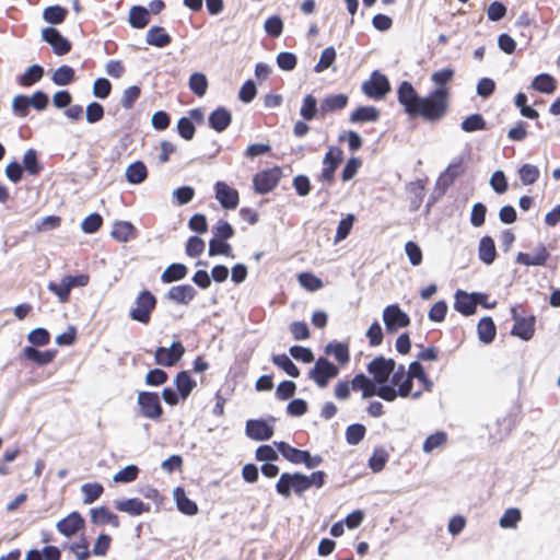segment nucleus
I'll list each match as a JSON object with an SVG mask.
<instances>
[{"label":"nucleus","mask_w":560,"mask_h":560,"mask_svg":"<svg viewBox=\"0 0 560 560\" xmlns=\"http://www.w3.org/2000/svg\"><path fill=\"white\" fill-rule=\"evenodd\" d=\"M362 91L370 98L382 100L390 91V84L386 75L375 70L370 80L362 84Z\"/></svg>","instance_id":"obj_9"},{"label":"nucleus","mask_w":560,"mask_h":560,"mask_svg":"<svg viewBox=\"0 0 560 560\" xmlns=\"http://www.w3.org/2000/svg\"><path fill=\"white\" fill-rule=\"evenodd\" d=\"M377 384L374 382V380L369 378L363 373L354 375V377L351 381V388L353 390H361L363 399H368L374 396V390Z\"/></svg>","instance_id":"obj_31"},{"label":"nucleus","mask_w":560,"mask_h":560,"mask_svg":"<svg viewBox=\"0 0 560 560\" xmlns=\"http://www.w3.org/2000/svg\"><path fill=\"white\" fill-rule=\"evenodd\" d=\"M271 361L275 365L283 370L289 376L294 378L300 376V369L285 353L273 354Z\"/></svg>","instance_id":"obj_40"},{"label":"nucleus","mask_w":560,"mask_h":560,"mask_svg":"<svg viewBox=\"0 0 560 560\" xmlns=\"http://www.w3.org/2000/svg\"><path fill=\"white\" fill-rule=\"evenodd\" d=\"M462 130L465 132H475L485 130L487 128V124L481 114H471L467 116L460 124Z\"/></svg>","instance_id":"obj_45"},{"label":"nucleus","mask_w":560,"mask_h":560,"mask_svg":"<svg viewBox=\"0 0 560 560\" xmlns=\"http://www.w3.org/2000/svg\"><path fill=\"white\" fill-rule=\"evenodd\" d=\"M336 49L332 46L325 48L322 51L318 62L314 67V71L320 73L332 66L336 60Z\"/></svg>","instance_id":"obj_52"},{"label":"nucleus","mask_w":560,"mask_h":560,"mask_svg":"<svg viewBox=\"0 0 560 560\" xmlns=\"http://www.w3.org/2000/svg\"><path fill=\"white\" fill-rule=\"evenodd\" d=\"M366 428L361 423H353L346 429V441L349 445H358L365 436Z\"/></svg>","instance_id":"obj_50"},{"label":"nucleus","mask_w":560,"mask_h":560,"mask_svg":"<svg viewBox=\"0 0 560 560\" xmlns=\"http://www.w3.org/2000/svg\"><path fill=\"white\" fill-rule=\"evenodd\" d=\"M208 80L201 72H195L189 78V89L197 95L203 96L207 92Z\"/></svg>","instance_id":"obj_54"},{"label":"nucleus","mask_w":560,"mask_h":560,"mask_svg":"<svg viewBox=\"0 0 560 560\" xmlns=\"http://www.w3.org/2000/svg\"><path fill=\"white\" fill-rule=\"evenodd\" d=\"M137 230L129 221H117L112 230V237L120 243H127L136 237Z\"/></svg>","instance_id":"obj_29"},{"label":"nucleus","mask_w":560,"mask_h":560,"mask_svg":"<svg viewBox=\"0 0 560 560\" xmlns=\"http://www.w3.org/2000/svg\"><path fill=\"white\" fill-rule=\"evenodd\" d=\"M141 95V89L138 85H131L124 90L120 104L125 109L133 108L137 100Z\"/></svg>","instance_id":"obj_56"},{"label":"nucleus","mask_w":560,"mask_h":560,"mask_svg":"<svg viewBox=\"0 0 560 560\" xmlns=\"http://www.w3.org/2000/svg\"><path fill=\"white\" fill-rule=\"evenodd\" d=\"M44 75V68L39 65H33L19 78L22 86H31L38 82Z\"/></svg>","instance_id":"obj_44"},{"label":"nucleus","mask_w":560,"mask_h":560,"mask_svg":"<svg viewBox=\"0 0 560 560\" xmlns=\"http://www.w3.org/2000/svg\"><path fill=\"white\" fill-rule=\"evenodd\" d=\"M150 22V11L142 5H133L129 12V24L131 27L141 30Z\"/></svg>","instance_id":"obj_36"},{"label":"nucleus","mask_w":560,"mask_h":560,"mask_svg":"<svg viewBox=\"0 0 560 560\" xmlns=\"http://www.w3.org/2000/svg\"><path fill=\"white\" fill-rule=\"evenodd\" d=\"M22 354L26 360L36 363L38 366H44L54 361L57 350L49 349L40 351L36 347L27 346L23 349Z\"/></svg>","instance_id":"obj_21"},{"label":"nucleus","mask_w":560,"mask_h":560,"mask_svg":"<svg viewBox=\"0 0 560 560\" xmlns=\"http://www.w3.org/2000/svg\"><path fill=\"white\" fill-rule=\"evenodd\" d=\"M324 352L326 355H332L341 366L350 361L349 346L346 342L332 340L325 346Z\"/></svg>","instance_id":"obj_24"},{"label":"nucleus","mask_w":560,"mask_h":560,"mask_svg":"<svg viewBox=\"0 0 560 560\" xmlns=\"http://www.w3.org/2000/svg\"><path fill=\"white\" fill-rule=\"evenodd\" d=\"M208 254L210 257L223 255L226 257H234L232 253V246L226 242V240L214 238L212 237L209 241V250Z\"/></svg>","instance_id":"obj_43"},{"label":"nucleus","mask_w":560,"mask_h":560,"mask_svg":"<svg viewBox=\"0 0 560 560\" xmlns=\"http://www.w3.org/2000/svg\"><path fill=\"white\" fill-rule=\"evenodd\" d=\"M339 368L325 357H319L314 366L308 371V378L312 380L319 388H325L331 378L337 377Z\"/></svg>","instance_id":"obj_5"},{"label":"nucleus","mask_w":560,"mask_h":560,"mask_svg":"<svg viewBox=\"0 0 560 560\" xmlns=\"http://www.w3.org/2000/svg\"><path fill=\"white\" fill-rule=\"evenodd\" d=\"M478 338L481 342L491 343L497 335V327L490 316L482 317L477 326Z\"/></svg>","instance_id":"obj_34"},{"label":"nucleus","mask_w":560,"mask_h":560,"mask_svg":"<svg viewBox=\"0 0 560 560\" xmlns=\"http://www.w3.org/2000/svg\"><path fill=\"white\" fill-rule=\"evenodd\" d=\"M454 308L464 316L474 315L477 311L475 292L467 293L463 290H457L455 293Z\"/></svg>","instance_id":"obj_20"},{"label":"nucleus","mask_w":560,"mask_h":560,"mask_svg":"<svg viewBox=\"0 0 560 560\" xmlns=\"http://www.w3.org/2000/svg\"><path fill=\"white\" fill-rule=\"evenodd\" d=\"M103 224V218L100 213L89 214L81 223V229L86 234H93L100 230Z\"/></svg>","instance_id":"obj_60"},{"label":"nucleus","mask_w":560,"mask_h":560,"mask_svg":"<svg viewBox=\"0 0 560 560\" xmlns=\"http://www.w3.org/2000/svg\"><path fill=\"white\" fill-rule=\"evenodd\" d=\"M276 61L277 66L283 71H292L298 65L296 56L290 51H282L278 54Z\"/></svg>","instance_id":"obj_61"},{"label":"nucleus","mask_w":560,"mask_h":560,"mask_svg":"<svg viewBox=\"0 0 560 560\" xmlns=\"http://www.w3.org/2000/svg\"><path fill=\"white\" fill-rule=\"evenodd\" d=\"M75 80V71L72 67L68 65H62L58 67L52 75L51 81L59 86H65L71 84Z\"/></svg>","instance_id":"obj_38"},{"label":"nucleus","mask_w":560,"mask_h":560,"mask_svg":"<svg viewBox=\"0 0 560 560\" xmlns=\"http://www.w3.org/2000/svg\"><path fill=\"white\" fill-rule=\"evenodd\" d=\"M387 460V451L383 447H375L372 456L369 458V467L373 472H380L384 469Z\"/></svg>","instance_id":"obj_46"},{"label":"nucleus","mask_w":560,"mask_h":560,"mask_svg":"<svg viewBox=\"0 0 560 560\" xmlns=\"http://www.w3.org/2000/svg\"><path fill=\"white\" fill-rule=\"evenodd\" d=\"M396 368L394 359H386L383 355L374 358L366 366L368 372L373 376L376 384L387 383L390 374Z\"/></svg>","instance_id":"obj_11"},{"label":"nucleus","mask_w":560,"mask_h":560,"mask_svg":"<svg viewBox=\"0 0 560 560\" xmlns=\"http://www.w3.org/2000/svg\"><path fill=\"white\" fill-rule=\"evenodd\" d=\"M380 118V110L374 106H359L350 115L351 122H373Z\"/></svg>","instance_id":"obj_37"},{"label":"nucleus","mask_w":560,"mask_h":560,"mask_svg":"<svg viewBox=\"0 0 560 560\" xmlns=\"http://www.w3.org/2000/svg\"><path fill=\"white\" fill-rule=\"evenodd\" d=\"M275 445L281 455L292 464H303L304 459L308 457V451L299 450L287 442H275Z\"/></svg>","instance_id":"obj_28"},{"label":"nucleus","mask_w":560,"mask_h":560,"mask_svg":"<svg viewBox=\"0 0 560 560\" xmlns=\"http://www.w3.org/2000/svg\"><path fill=\"white\" fill-rule=\"evenodd\" d=\"M518 308L521 305L511 307V317L514 322L511 335L523 341H529L535 335L536 316L534 314L525 316L518 312Z\"/></svg>","instance_id":"obj_4"},{"label":"nucleus","mask_w":560,"mask_h":560,"mask_svg":"<svg viewBox=\"0 0 560 560\" xmlns=\"http://www.w3.org/2000/svg\"><path fill=\"white\" fill-rule=\"evenodd\" d=\"M173 497L176 502L177 509L183 514L194 516L198 513L197 503L186 495L184 488L176 487L173 491Z\"/></svg>","instance_id":"obj_25"},{"label":"nucleus","mask_w":560,"mask_h":560,"mask_svg":"<svg viewBox=\"0 0 560 560\" xmlns=\"http://www.w3.org/2000/svg\"><path fill=\"white\" fill-rule=\"evenodd\" d=\"M68 14V10L61 5H49L43 12V18L46 22L57 25L61 24Z\"/></svg>","instance_id":"obj_41"},{"label":"nucleus","mask_w":560,"mask_h":560,"mask_svg":"<svg viewBox=\"0 0 560 560\" xmlns=\"http://www.w3.org/2000/svg\"><path fill=\"white\" fill-rule=\"evenodd\" d=\"M174 385L179 395H182V400H186L197 386V383L187 371H180L174 378Z\"/></svg>","instance_id":"obj_30"},{"label":"nucleus","mask_w":560,"mask_h":560,"mask_svg":"<svg viewBox=\"0 0 560 560\" xmlns=\"http://www.w3.org/2000/svg\"><path fill=\"white\" fill-rule=\"evenodd\" d=\"M317 100L314 95L307 94L302 102L300 115L306 121L313 120L317 115Z\"/></svg>","instance_id":"obj_47"},{"label":"nucleus","mask_w":560,"mask_h":560,"mask_svg":"<svg viewBox=\"0 0 560 560\" xmlns=\"http://www.w3.org/2000/svg\"><path fill=\"white\" fill-rule=\"evenodd\" d=\"M112 544V537L108 534L102 533L97 536L93 549L91 550L92 555L96 557H104L108 552Z\"/></svg>","instance_id":"obj_59"},{"label":"nucleus","mask_w":560,"mask_h":560,"mask_svg":"<svg viewBox=\"0 0 560 560\" xmlns=\"http://www.w3.org/2000/svg\"><path fill=\"white\" fill-rule=\"evenodd\" d=\"M447 441V434L443 431L430 434L423 442L422 450L424 453H431L436 447L442 446Z\"/></svg>","instance_id":"obj_57"},{"label":"nucleus","mask_w":560,"mask_h":560,"mask_svg":"<svg viewBox=\"0 0 560 560\" xmlns=\"http://www.w3.org/2000/svg\"><path fill=\"white\" fill-rule=\"evenodd\" d=\"M343 160V151L339 147H330L326 152L323 164L324 167L317 180L322 183L331 184L335 179V172Z\"/></svg>","instance_id":"obj_8"},{"label":"nucleus","mask_w":560,"mask_h":560,"mask_svg":"<svg viewBox=\"0 0 560 560\" xmlns=\"http://www.w3.org/2000/svg\"><path fill=\"white\" fill-rule=\"evenodd\" d=\"M125 176L129 184L139 185L147 179L148 168L142 161H136L127 166Z\"/></svg>","instance_id":"obj_33"},{"label":"nucleus","mask_w":560,"mask_h":560,"mask_svg":"<svg viewBox=\"0 0 560 560\" xmlns=\"http://www.w3.org/2000/svg\"><path fill=\"white\" fill-rule=\"evenodd\" d=\"M156 305V296L149 290H142L137 295L135 300V307L129 311L128 316L131 320L148 325Z\"/></svg>","instance_id":"obj_2"},{"label":"nucleus","mask_w":560,"mask_h":560,"mask_svg":"<svg viewBox=\"0 0 560 560\" xmlns=\"http://www.w3.org/2000/svg\"><path fill=\"white\" fill-rule=\"evenodd\" d=\"M48 290L52 293H55L59 300V302L65 303L69 300L71 289L69 287V283L65 279V277L61 279L59 283L56 282H49Z\"/></svg>","instance_id":"obj_58"},{"label":"nucleus","mask_w":560,"mask_h":560,"mask_svg":"<svg viewBox=\"0 0 560 560\" xmlns=\"http://www.w3.org/2000/svg\"><path fill=\"white\" fill-rule=\"evenodd\" d=\"M197 294V290L191 284H179L168 289L166 299L176 304L188 305Z\"/></svg>","instance_id":"obj_17"},{"label":"nucleus","mask_w":560,"mask_h":560,"mask_svg":"<svg viewBox=\"0 0 560 560\" xmlns=\"http://www.w3.org/2000/svg\"><path fill=\"white\" fill-rule=\"evenodd\" d=\"M265 32L273 38L279 37L283 31V22L279 15H272L265 22Z\"/></svg>","instance_id":"obj_63"},{"label":"nucleus","mask_w":560,"mask_h":560,"mask_svg":"<svg viewBox=\"0 0 560 560\" xmlns=\"http://www.w3.org/2000/svg\"><path fill=\"white\" fill-rule=\"evenodd\" d=\"M137 404L142 417L153 421H159L163 415V407L160 397L154 392H140Z\"/></svg>","instance_id":"obj_6"},{"label":"nucleus","mask_w":560,"mask_h":560,"mask_svg":"<svg viewBox=\"0 0 560 560\" xmlns=\"http://www.w3.org/2000/svg\"><path fill=\"white\" fill-rule=\"evenodd\" d=\"M299 283L301 287L310 290L316 291L323 287V281L311 272H302L298 276Z\"/></svg>","instance_id":"obj_64"},{"label":"nucleus","mask_w":560,"mask_h":560,"mask_svg":"<svg viewBox=\"0 0 560 560\" xmlns=\"http://www.w3.org/2000/svg\"><path fill=\"white\" fill-rule=\"evenodd\" d=\"M84 527L85 520L77 511L71 512L66 517L58 521L56 524L57 530L68 538L74 536Z\"/></svg>","instance_id":"obj_14"},{"label":"nucleus","mask_w":560,"mask_h":560,"mask_svg":"<svg viewBox=\"0 0 560 560\" xmlns=\"http://www.w3.org/2000/svg\"><path fill=\"white\" fill-rule=\"evenodd\" d=\"M281 177L282 170L279 166L260 171L253 177L254 189L257 194L266 195L278 186Z\"/></svg>","instance_id":"obj_7"},{"label":"nucleus","mask_w":560,"mask_h":560,"mask_svg":"<svg viewBox=\"0 0 560 560\" xmlns=\"http://www.w3.org/2000/svg\"><path fill=\"white\" fill-rule=\"evenodd\" d=\"M188 273V268L186 265L180 262H173L166 267V269L161 275V281L163 283H172L179 280H183Z\"/></svg>","instance_id":"obj_35"},{"label":"nucleus","mask_w":560,"mask_h":560,"mask_svg":"<svg viewBox=\"0 0 560 560\" xmlns=\"http://www.w3.org/2000/svg\"><path fill=\"white\" fill-rule=\"evenodd\" d=\"M306 475L301 472H282L276 483V491L283 498H290L292 492L302 497L307 491Z\"/></svg>","instance_id":"obj_3"},{"label":"nucleus","mask_w":560,"mask_h":560,"mask_svg":"<svg viewBox=\"0 0 560 560\" xmlns=\"http://www.w3.org/2000/svg\"><path fill=\"white\" fill-rule=\"evenodd\" d=\"M231 122L232 114L223 106L212 110L208 117L209 127L217 132L225 131L230 127Z\"/></svg>","instance_id":"obj_18"},{"label":"nucleus","mask_w":560,"mask_h":560,"mask_svg":"<svg viewBox=\"0 0 560 560\" xmlns=\"http://www.w3.org/2000/svg\"><path fill=\"white\" fill-rule=\"evenodd\" d=\"M383 320L389 334L396 332L399 328H405L410 325V317L398 304H390L384 308Z\"/></svg>","instance_id":"obj_10"},{"label":"nucleus","mask_w":560,"mask_h":560,"mask_svg":"<svg viewBox=\"0 0 560 560\" xmlns=\"http://www.w3.org/2000/svg\"><path fill=\"white\" fill-rule=\"evenodd\" d=\"M246 435L255 441H267L272 438L273 427L262 419H250L246 422Z\"/></svg>","instance_id":"obj_16"},{"label":"nucleus","mask_w":560,"mask_h":560,"mask_svg":"<svg viewBox=\"0 0 560 560\" xmlns=\"http://www.w3.org/2000/svg\"><path fill=\"white\" fill-rule=\"evenodd\" d=\"M349 97L346 94L327 95L320 103L319 112L322 116L329 113L343 109L348 104Z\"/></svg>","instance_id":"obj_27"},{"label":"nucleus","mask_w":560,"mask_h":560,"mask_svg":"<svg viewBox=\"0 0 560 560\" xmlns=\"http://www.w3.org/2000/svg\"><path fill=\"white\" fill-rule=\"evenodd\" d=\"M27 340L33 347H44L50 341V334L46 328L37 327L27 335Z\"/></svg>","instance_id":"obj_53"},{"label":"nucleus","mask_w":560,"mask_h":560,"mask_svg":"<svg viewBox=\"0 0 560 560\" xmlns=\"http://www.w3.org/2000/svg\"><path fill=\"white\" fill-rule=\"evenodd\" d=\"M91 522L95 525L109 524L114 528L120 526L119 517L110 512L106 506L94 508L90 510Z\"/></svg>","instance_id":"obj_23"},{"label":"nucleus","mask_w":560,"mask_h":560,"mask_svg":"<svg viewBox=\"0 0 560 560\" xmlns=\"http://www.w3.org/2000/svg\"><path fill=\"white\" fill-rule=\"evenodd\" d=\"M215 198L221 207L228 210H233L238 206L240 195L238 191L230 187L224 182H217L214 185Z\"/></svg>","instance_id":"obj_15"},{"label":"nucleus","mask_w":560,"mask_h":560,"mask_svg":"<svg viewBox=\"0 0 560 560\" xmlns=\"http://www.w3.org/2000/svg\"><path fill=\"white\" fill-rule=\"evenodd\" d=\"M454 75L455 71L452 68L433 72L431 81L435 89L427 96L419 95L409 81H402L397 89V100L410 118L421 117L428 122H438L447 113L450 89L446 84L453 80Z\"/></svg>","instance_id":"obj_1"},{"label":"nucleus","mask_w":560,"mask_h":560,"mask_svg":"<svg viewBox=\"0 0 560 560\" xmlns=\"http://www.w3.org/2000/svg\"><path fill=\"white\" fill-rule=\"evenodd\" d=\"M184 353L185 347L179 340H175L170 348L158 347L154 360L158 365L170 368L175 365L183 358Z\"/></svg>","instance_id":"obj_12"},{"label":"nucleus","mask_w":560,"mask_h":560,"mask_svg":"<svg viewBox=\"0 0 560 560\" xmlns=\"http://www.w3.org/2000/svg\"><path fill=\"white\" fill-rule=\"evenodd\" d=\"M540 172L536 165L524 164L518 170V176L523 185H533L539 178Z\"/></svg>","instance_id":"obj_51"},{"label":"nucleus","mask_w":560,"mask_h":560,"mask_svg":"<svg viewBox=\"0 0 560 560\" xmlns=\"http://www.w3.org/2000/svg\"><path fill=\"white\" fill-rule=\"evenodd\" d=\"M532 88L540 93L550 94L556 91V80L548 73H540L532 81Z\"/></svg>","instance_id":"obj_39"},{"label":"nucleus","mask_w":560,"mask_h":560,"mask_svg":"<svg viewBox=\"0 0 560 560\" xmlns=\"http://www.w3.org/2000/svg\"><path fill=\"white\" fill-rule=\"evenodd\" d=\"M521 518V511L517 508H510L505 510V512L500 518L499 524L502 528H514L516 527Z\"/></svg>","instance_id":"obj_55"},{"label":"nucleus","mask_w":560,"mask_h":560,"mask_svg":"<svg viewBox=\"0 0 560 560\" xmlns=\"http://www.w3.org/2000/svg\"><path fill=\"white\" fill-rule=\"evenodd\" d=\"M478 257L486 265H491L495 260L497 249L491 236H482L479 241Z\"/></svg>","instance_id":"obj_32"},{"label":"nucleus","mask_w":560,"mask_h":560,"mask_svg":"<svg viewBox=\"0 0 560 560\" xmlns=\"http://www.w3.org/2000/svg\"><path fill=\"white\" fill-rule=\"evenodd\" d=\"M374 396L390 402L394 401L399 396V394L393 384L380 383L374 390Z\"/></svg>","instance_id":"obj_62"},{"label":"nucleus","mask_w":560,"mask_h":560,"mask_svg":"<svg viewBox=\"0 0 560 560\" xmlns=\"http://www.w3.org/2000/svg\"><path fill=\"white\" fill-rule=\"evenodd\" d=\"M115 509L119 512L128 513L132 516H138L150 511V505L142 502L138 498L115 501Z\"/></svg>","instance_id":"obj_22"},{"label":"nucleus","mask_w":560,"mask_h":560,"mask_svg":"<svg viewBox=\"0 0 560 560\" xmlns=\"http://www.w3.org/2000/svg\"><path fill=\"white\" fill-rule=\"evenodd\" d=\"M145 42L148 45L164 48L172 43V37L164 27L154 25L148 30Z\"/></svg>","instance_id":"obj_26"},{"label":"nucleus","mask_w":560,"mask_h":560,"mask_svg":"<svg viewBox=\"0 0 560 560\" xmlns=\"http://www.w3.org/2000/svg\"><path fill=\"white\" fill-rule=\"evenodd\" d=\"M42 39L49 44L54 54L63 56L70 52L72 45L56 27L48 26L42 31Z\"/></svg>","instance_id":"obj_13"},{"label":"nucleus","mask_w":560,"mask_h":560,"mask_svg":"<svg viewBox=\"0 0 560 560\" xmlns=\"http://www.w3.org/2000/svg\"><path fill=\"white\" fill-rule=\"evenodd\" d=\"M409 372L410 376L413 378H417L419 382H421L424 386V389L430 392L433 388V382L428 377V375L424 372L423 365L419 361H412L409 364Z\"/></svg>","instance_id":"obj_49"},{"label":"nucleus","mask_w":560,"mask_h":560,"mask_svg":"<svg viewBox=\"0 0 560 560\" xmlns=\"http://www.w3.org/2000/svg\"><path fill=\"white\" fill-rule=\"evenodd\" d=\"M550 254L544 244H539L535 248L534 254L518 253L516 256V262L524 266H544L549 258Z\"/></svg>","instance_id":"obj_19"},{"label":"nucleus","mask_w":560,"mask_h":560,"mask_svg":"<svg viewBox=\"0 0 560 560\" xmlns=\"http://www.w3.org/2000/svg\"><path fill=\"white\" fill-rule=\"evenodd\" d=\"M28 174L38 175L43 165L38 161V155L35 149H28L23 156V166Z\"/></svg>","instance_id":"obj_42"},{"label":"nucleus","mask_w":560,"mask_h":560,"mask_svg":"<svg viewBox=\"0 0 560 560\" xmlns=\"http://www.w3.org/2000/svg\"><path fill=\"white\" fill-rule=\"evenodd\" d=\"M81 491L84 495V504H92L103 494L104 487L98 482L84 483L81 487Z\"/></svg>","instance_id":"obj_48"}]
</instances>
